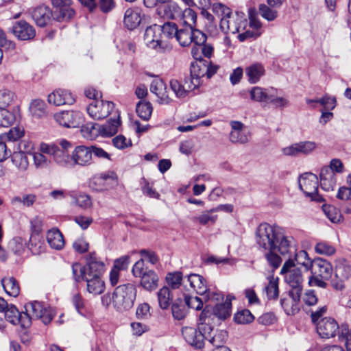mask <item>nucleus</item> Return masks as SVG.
Here are the masks:
<instances>
[{
    "mask_svg": "<svg viewBox=\"0 0 351 351\" xmlns=\"http://www.w3.org/2000/svg\"><path fill=\"white\" fill-rule=\"evenodd\" d=\"M86 260L87 263L85 266L79 263L72 265L73 278L77 282L85 280L87 291L90 293L100 295L105 290V282L101 278V275L105 270V265L95 254H90Z\"/></svg>",
    "mask_w": 351,
    "mask_h": 351,
    "instance_id": "f03ea898",
    "label": "nucleus"
},
{
    "mask_svg": "<svg viewBox=\"0 0 351 351\" xmlns=\"http://www.w3.org/2000/svg\"><path fill=\"white\" fill-rule=\"evenodd\" d=\"M271 92H277V90L273 87L264 88L254 86L250 90V98L254 101L268 104L269 97H271Z\"/></svg>",
    "mask_w": 351,
    "mask_h": 351,
    "instance_id": "7c9ffc66",
    "label": "nucleus"
},
{
    "mask_svg": "<svg viewBox=\"0 0 351 351\" xmlns=\"http://www.w3.org/2000/svg\"><path fill=\"white\" fill-rule=\"evenodd\" d=\"M73 168L75 166L88 167L91 165L93 156L90 146L77 145L72 151Z\"/></svg>",
    "mask_w": 351,
    "mask_h": 351,
    "instance_id": "6ab92c4d",
    "label": "nucleus"
},
{
    "mask_svg": "<svg viewBox=\"0 0 351 351\" xmlns=\"http://www.w3.org/2000/svg\"><path fill=\"white\" fill-rule=\"evenodd\" d=\"M207 64L202 63L201 61L191 63L190 71L191 76L197 78L199 81L201 82V78L205 75L207 76Z\"/></svg>",
    "mask_w": 351,
    "mask_h": 351,
    "instance_id": "49530a36",
    "label": "nucleus"
},
{
    "mask_svg": "<svg viewBox=\"0 0 351 351\" xmlns=\"http://www.w3.org/2000/svg\"><path fill=\"white\" fill-rule=\"evenodd\" d=\"M24 135V130L20 127H14L8 132L0 135V139L4 140L6 143L16 141Z\"/></svg>",
    "mask_w": 351,
    "mask_h": 351,
    "instance_id": "37998d69",
    "label": "nucleus"
},
{
    "mask_svg": "<svg viewBox=\"0 0 351 351\" xmlns=\"http://www.w3.org/2000/svg\"><path fill=\"white\" fill-rule=\"evenodd\" d=\"M265 290L268 299L276 300L279 295L278 278L273 276L271 277Z\"/></svg>",
    "mask_w": 351,
    "mask_h": 351,
    "instance_id": "a18cd8bd",
    "label": "nucleus"
},
{
    "mask_svg": "<svg viewBox=\"0 0 351 351\" xmlns=\"http://www.w3.org/2000/svg\"><path fill=\"white\" fill-rule=\"evenodd\" d=\"M169 86L176 97L183 99L187 96L188 93L184 84H181L178 80L173 79L170 80Z\"/></svg>",
    "mask_w": 351,
    "mask_h": 351,
    "instance_id": "5fc2aeb1",
    "label": "nucleus"
},
{
    "mask_svg": "<svg viewBox=\"0 0 351 351\" xmlns=\"http://www.w3.org/2000/svg\"><path fill=\"white\" fill-rule=\"evenodd\" d=\"M301 291L291 289L287 296L280 300V304L287 315H294L300 309Z\"/></svg>",
    "mask_w": 351,
    "mask_h": 351,
    "instance_id": "a211bd4d",
    "label": "nucleus"
},
{
    "mask_svg": "<svg viewBox=\"0 0 351 351\" xmlns=\"http://www.w3.org/2000/svg\"><path fill=\"white\" fill-rule=\"evenodd\" d=\"M265 73V68L261 63H254L245 68V75L248 82L251 84L258 82Z\"/></svg>",
    "mask_w": 351,
    "mask_h": 351,
    "instance_id": "473e14b6",
    "label": "nucleus"
},
{
    "mask_svg": "<svg viewBox=\"0 0 351 351\" xmlns=\"http://www.w3.org/2000/svg\"><path fill=\"white\" fill-rule=\"evenodd\" d=\"M25 312L31 320L32 319H40L45 324L52 320L54 313L52 308L45 306L42 302L34 301L25 306Z\"/></svg>",
    "mask_w": 351,
    "mask_h": 351,
    "instance_id": "1a4fd4ad",
    "label": "nucleus"
},
{
    "mask_svg": "<svg viewBox=\"0 0 351 351\" xmlns=\"http://www.w3.org/2000/svg\"><path fill=\"white\" fill-rule=\"evenodd\" d=\"M166 280L168 286L171 289H178L182 284V274L178 271L169 273L167 275Z\"/></svg>",
    "mask_w": 351,
    "mask_h": 351,
    "instance_id": "052dcab7",
    "label": "nucleus"
},
{
    "mask_svg": "<svg viewBox=\"0 0 351 351\" xmlns=\"http://www.w3.org/2000/svg\"><path fill=\"white\" fill-rule=\"evenodd\" d=\"M254 317L247 309H243L237 312L234 317V321L241 324H245L252 322Z\"/></svg>",
    "mask_w": 351,
    "mask_h": 351,
    "instance_id": "bf43d9fd",
    "label": "nucleus"
},
{
    "mask_svg": "<svg viewBox=\"0 0 351 351\" xmlns=\"http://www.w3.org/2000/svg\"><path fill=\"white\" fill-rule=\"evenodd\" d=\"M117 182V176L113 171L103 173L93 176L89 182L90 187L97 191L108 190Z\"/></svg>",
    "mask_w": 351,
    "mask_h": 351,
    "instance_id": "dca6fc26",
    "label": "nucleus"
},
{
    "mask_svg": "<svg viewBox=\"0 0 351 351\" xmlns=\"http://www.w3.org/2000/svg\"><path fill=\"white\" fill-rule=\"evenodd\" d=\"M187 281L191 287L199 295H203L206 301H219L223 295L219 291H211L208 288L204 278L199 274H191L188 276Z\"/></svg>",
    "mask_w": 351,
    "mask_h": 351,
    "instance_id": "423d86ee",
    "label": "nucleus"
},
{
    "mask_svg": "<svg viewBox=\"0 0 351 351\" xmlns=\"http://www.w3.org/2000/svg\"><path fill=\"white\" fill-rule=\"evenodd\" d=\"M321 188L326 191H333L337 183L336 173L328 167H324L319 174Z\"/></svg>",
    "mask_w": 351,
    "mask_h": 351,
    "instance_id": "c756f323",
    "label": "nucleus"
},
{
    "mask_svg": "<svg viewBox=\"0 0 351 351\" xmlns=\"http://www.w3.org/2000/svg\"><path fill=\"white\" fill-rule=\"evenodd\" d=\"M228 337L226 331L219 330L215 334L214 336L210 337V343L215 347V348L223 346V343L226 342Z\"/></svg>",
    "mask_w": 351,
    "mask_h": 351,
    "instance_id": "0e129e2a",
    "label": "nucleus"
},
{
    "mask_svg": "<svg viewBox=\"0 0 351 351\" xmlns=\"http://www.w3.org/2000/svg\"><path fill=\"white\" fill-rule=\"evenodd\" d=\"M158 277L153 270H148L141 277V285L146 290L152 291L158 287Z\"/></svg>",
    "mask_w": 351,
    "mask_h": 351,
    "instance_id": "e433bc0d",
    "label": "nucleus"
},
{
    "mask_svg": "<svg viewBox=\"0 0 351 351\" xmlns=\"http://www.w3.org/2000/svg\"><path fill=\"white\" fill-rule=\"evenodd\" d=\"M112 102L104 100L93 101L87 107V112L90 117L95 120L106 118L114 109Z\"/></svg>",
    "mask_w": 351,
    "mask_h": 351,
    "instance_id": "4468645a",
    "label": "nucleus"
},
{
    "mask_svg": "<svg viewBox=\"0 0 351 351\" xmlns=\"http://www.w3.org/2000/svg\"><path fill=\"white\" fill-rule=\"evenodd\" d=\"M157 14L162 18L177 19L181 16L182 9L176 2L170 1L156 8Z\"/></svg>",
    "mask_w": 351,
    "mask_h": 351,
    "instance_id": "c85d7f7f",
    "label": "nucleus"
},
{
    "mask_svg": "<svg viewBox=\"0 0 351 351\" xmlns=\"http://www.w3.org/2000/svg\"><path fill=\"white\" fill-rule=\"evenodd\" d=\"M215 211H210V209L202 212L199 216L195 217L193 221L198 222L201 225H208L209 223L213 224L217 219V215H213L212 213Z\"/></svg>",
    "mask_w": 351,
    "mask_h": 351,
    "instance_id": "864d4df0",
    "label": "nucleus"
},
{
    "mask_svg": "<svg viewBox=\"0 0 351 351\" xmlns=\"http://www.w3.org/2000/svg\"><path fill=\"white\" fill-rule=\"evenodd\" d=\"M32 17L38 26L45 27L53 19V12L48 6L40 5L32 10Z\"/></svg>",
    "mask_w": 351,
    "mask_h": 351,
    "instance_id": "a878e982",
    "label": "nucleus"
},
{
    "mask_svg": "<svg viewBox=\"0 0 351 351\" xmlns=\"http://www.w3.org/2000/svg\"><path fill=\"white\" fill-rule=\"evenodd\" d=\"M48 102L56 106L62 105H72L75 103V99L72 93L68 90L58 88L48 95Z\"/></svg>",
    "mask_w": 351,
    "mask_h": 351,
    "instance_id": "4be33fe9",
    "label": "nucleus"
},
{
    "mask_svg": "<svg viewBox=\"0 0 351 351\" xmlns=\"http://www.w3.org/2000/svg\"><path fill=\"white\" fill-rule=\"evenodd\" d=\"M72 148L71 142L66 139H60L56 143L40 144V149L52 157V160L58 166L64 168H73Z\"/></svg>",
    "mask_w": 351,
    "mask_h": 351,
    "instance_id": "20e7f679",
    "label": "nucleus"
},
{
    "mask_svg": "<svg viewBox=\"0 0 351 351\" xmlns=\"http://www.w3.org/2000/svg\"><path fill=\"white\" fill-rule=\"evenodd\" d=\"M14 98V94L8 90H0V108H5L10 105Z\"/></svg>",
    "mask_w": 351,
    "mask_h": 351,
    "instance_id": "69168bd1",
    "label": "nucleus"
},
{
    "mask_svg": "<svg viewBox=\"0 0 351 351\" xmlns=\"http://www.w3.org/2000/svg\"><path fill=\"white\" fill-rule=\"evenodd\" d=\"M3 313L5 319L14 325L20 324L23 328H28L31 325L28 315L19 312L13 304H9Z\"/></svg>",
    "mask_w": 351,
    "mask_h": 351,
    "instance_id": "aec40b11",
    "label": "nucleus"
},
{
    "mask_svg": "<svg viewBox=\"0 0 351 351\" xmlns=\"http://www.w3.org/2000/svg\"><path fill=\"white\" fill-rule=\"evenodd\" d=\"M136 287L127 283L116 287L112 293V304L118 311L130 310L134 305L136 296Z\"/></svg>",
    "mask_w": 351,
    "mask_h": 351,
    "instance_id": "39448f33",
    "label": "nucleus"
},
{
    "mask_svg": "<svg viewBox=\"0 0 351 351\" xmlns=\"http://www.w3.org/2000/svg\"><path fill=\"white\" fill-rule=\"evenodd\" d=\"M12 32L18 39L21 40H32L36 36L34 27L25 21L15 23L12 27Z\"/></svg>",
    "mask_w": 351,
    "mask_h": 351,
    "instance_id": "5701e85b",
    "label": "nucleus"
},
{
    "mask_svg": "<svg viewBox=\"0 0 351 351\" xmlns=\"http://www.w3.org/2000/svg\"><path fill=\"white\" fill-rule=\"evenodd\" d=\"M315 250L317 254L330 256L335 253L336 250L334 246L326 241H321L316 244Z\"/></svg>",
    "mask_w": 351,
    "mask_h": 351,
    "instance_id": "13d9d810",
    "label": "nucleus"
},
{
    "mask_svg": "<svg viewBox=\"0 0 351 351\" xmlns=\"http://www.w3.org/2000/svg\"><path fill=\"white\" fill-rule=\"evenodd\" d=\"M322 210L326 217L333 223H339L341 221V215L339 210L332 206L323 205Z\"/></svg>",
    "mask_w": 351,
    "mask_h": 351,
    "instance_id": "4d7b16f0",
    "label": "nucleus"
},
{
    "mask_svg": "<svg viewBox=\"0 0 351 351\" xmlns=\"http://www.w3.org/2000/svg\"><path fill=\"white\" fill-rule=\"evenodd\" d=\"M260 14L267 21H274L278 15L276 10L271 9L270 6L265 4L261 5L259 8Z\"/></svg>",
    "mask_w": 351,
    "mask_h": 351,
    "instance_id": "338daca9",
    "label": "nucleus"
},
{
    "mask_svg": "<svg viewBox=\"0 0 351 351\" xmlns=\"http://www.w3.org/2000/svg\"><path fill=\"white\" fill-rule=\"evenodd\" d=\"M175 38L183 47L188 46L191 43L195 45L202 44L206 41V36L204 33L193 27L186 25H182L178 29Z\"/></svg>",
    "mask_w": 351,
    "mask_h": 351,
    "instance_id": "6e6552de",
    "label": "nucleus"
},
{
    "mask_svg": "<svg viewBox=\"0 0 351 351\" xmlns=\"http://www.w3.org/2000/svg\"><path fill=\"white\" fill-rule=\"evenodd\" d=\"M26 242L21 237H15L10 241L8 249L16 255H21L25 251Z\"/></svg>",
    "mask_w": 351,
    "mask_h": 351,
    "instance_id": "8fccbe9b",
    "label": "nucleus"
},
{
    "mask_svg": "<svg viewBox=\"0 0 351 351\" xmlns=\"http://www.w3.org/2000/svg\"><path fill=\"white\" fill-rule=\"evenodd\" d=\"M230 125L232 130L229 138L232 143L243 144L249 141V133L241 122L232 121Z\"/></svg>",
    "mask_w": 351,
    "mask_h": 351,
    "instance_id": "b1692460",
    "label": "nucleus"
},
{
    "mask_svg": "<svg viewBox=\"0 0 351 351\" xmlns=\"http://www.w3.org/2000/svg\"><path fill=\"white\" fill-rule=\"evenodd\" d=\"M173 317L178 320L184 319L187 315V309L185 304H183L181 300H176L171 306Z\"/></svg>",
    "mask_w": 351,
    "mask_h": 351,
    "instance_id": "09e8293b",
    "label": "nucleus"
},
{
    "mask_svg": "<svg viewBox=\"0 0 351 351\" xmlns=\"http://www.w3.org/2000/svg\"><path fill=\"white\" fill-rule=\"evenodd\" d=\"M12 164L20 171H25L29 167V160L26 153L23 152H14L11 156Z\"/></svg>",
    "mask_w": 351,
    "mask_h": 351,
    "instance_id": "58836bf2",
    "label": "nucleus"
},
{
    "mask_svg": "<svg viewBox=\"0 0 351 351\" xmlns=\"http://www.w3.org/2000/svg\"><path fill=\"white\" fill-rule=\"evenodd\" d=\"M15 121L13 113L5 108H0V127H8Z\"/></svg>",
    "mask_w": 351,
    "mask_h": 351,
    "instance_id": "680f3d73",
    "label": "nucleus"
},
{
    "mask_svg": "<svg viewBox=\"0 0 351 351\" xmlns=\"http://www.w3.org/2000/svg\"><path fill=\"white\" fill-rule=\"evenodd\" d=\"M182 334L185 341L192 346L200 349L204 344V335L199 330L193 327H184L182 330Z\"/></svg>",
    "mask_w": 351,
    "mask_h": 351,
    "instance_id": "cd10ccee",
    "label": "nucleus"
},
{
    "mask_svg": "<svg viewBox=\"0 0 351 351\" xmlns=\"http://www.w3.org/2000/svg\"><path fill=\"white\" fill-rule=\"evenodd\" d=\"M47 241L51 248L57 250L64 246L63 235L58 228H52L47 232Z\"/></svg>",
    "mask_w": 351,
    "mask_h": 351,
    "instance_id": "f704fd0d",
    "label": "nucleus"
},
{
    "mask_svg": "<svg viewBox=\"0 0 351 351\" xmlns=\"http://www.w3.org/2000/svg\"><path fill=\"white\" fill-rule=\"evenodd\" d=\"M141 21V10L138 8H130L125 12L124 24L129 29H134Z\"/></svg>",
    "mask_w": 351,
    "mask_h": 351,
    "instance_id": "72a5a7b5",
    "label": "nucleus"
},
{
    "mask_svg": "<svg viewBox=\"0 0 351 351\" xmlns=\"http://www.w3.org/2000/svg\"><path fill=\"white\" fill-rule=\"evenodd\" d=\"M231 310V298L228 296L224 303L215 305V307L213 310L214 313L213 315L214 317L216 316L221 319H225L230 316Z\"/></svg>",
    "mask_w": 351,
    "mask_h": 351,
    "instance_id": "4c0bfd02",
    "label": "nucleus"
},
{
    "mask_svg": "<svg viewBox=\"0 0 351 351\" xmlns=\"http://www.w3.org/2000/svg\"><path fill=\"white\" fill-rule=\"evenodd\" d=\"M152 106L149 102L140 101L136 105V112L143 120L147 121L152 113Z\"/></svg>",
    "mask_w": 351,
    "mask_h": 351,
    "instance_id": "603ef678",
    "label": "nucleus"
},
{
    "mask_svg": "<svg viewBox=\"0 0 351 351\" xmlns=\"http://www.w3.org/2000/svg\"><path fill=\"white\" fill-rule=\"evenodd\" d=\"M173 295L167 287H163L158 292V300L162 309H167L170 306Z\"/></svg>",
    "mask_w": 351,
    "mask_h": 351,
    "instance_id": "79ce46f5",
    "label": "nucleus"
},
{
    "mask_svg": "<svg viewBox=\"0 0 351 351\" xmlns=\"http://www.w3.org/2000/svg\"><path fill=\"white\" fill-rule=\"evenodd\" d=\"M311 270L313 274L321 277V278L327 280L331 276L332 267L328 261L318 258L313 261Z\"/></svg>",
    "mask_w": 351,
    "mask_h": 351,
    "instance_id": "bb28decb",
    "label": "nucleus"
},
{
    "mask_svg": "<svg viewBox=\"0 0 351 351\" xmlns=\"http://www.w3.org/2000/svg\"><path fill=\"white\" fill-rule=\"evenodd\" d=\"M53 7V19L62 21L71 19L75 10L71 8L72 0H51Z\"/></svg>",
    "mask_w": 351,
    "mask_h": 351,
    "instance_id": "2eb2a0df",
    "label": "nucleus"
},
{
    "mask_svg": "<svg viewBox=\"0 0 351 351\" xmlns=\"http://www.w3.org/2000/svg\"><path fill=\"white\" fill-rule=\"evenodd\" d=\"M280 274L284 276L285 282L291 287V289L302 290L303 282L302 271L296 267L292 258L285 261L280 270Z\"/></svg>",
    "mask_w": 351,
    "mask_h": 351,
    "instance_id": "0eeeda50",
    "label": "nucleus"
},
{
    "mask_svg": "<svg viewBox=\"0 0 351 351\" xmlns=\"http://www.w3.org/2000/svg\"><path fill=\"white\" fill-rule=\"evenodd\" d=\"M300 189L309 196L312 199L317 202L324 201L323 197L317 193L318 179L316 175L312 173H305L299 178Z\"/></svg>",
    "mask_w": 351,
    "mask_h": 351,
    "instance_id": "9d476101",
    "label": "nucleus"
},
{
    "mask_svg": "<svg viewBox=\"0 0 351 351\" xmlns=\"http://www.w3.org/2000/svg\"><path fill=\"white\" fill-rule=\"evenodd\" d=\"M214 315L206 306L201 312L198 320V329L200 332L204 335V338L208 339L210 337V333L213 330L212 326Z\"/></svg>",
    "mask_w": 351,
    "mask_h": 351,
    "instance_id": "393cba45",
    "label": "nucleus"
},
{
    "mask_svg": "<svg viewBox=\"0 0 351 351\" xmlns=\"http://www.w3.org/2000/svg\"><path fill=\"white\" fill-rule=\"evenodd\" d=\"M284 256H287L289 258H292L298 265H300L304 267V270L307 271L311 269V264L313 261L308 258V255L307 252L304 250H300L297 252V245L295 244V251L293 253H289L286 255H283Z\"/></svg>",
    "mask_w": 351,
    "mask_h": 351,
    "instance_id": "2f4dec72",
    "label": "nucleus"
},
{
    "mask_svg": "<svg viewBox=\"0 0 351 351\" xmlns=\"http://www.w3.org/2000/svg\"><path fill=\"white\" fill-rule=\"evenodd\" d=\"M184 304L188 308L196 311L202 310L203 308V301L197 296L185 295Z\"/></svg>",
    "mask_w": 351,
    "mask_h": 351,
    "instance_id": "e2e57ef3",
    "label": "nucleus"
},
{
    "mask_svg": "<svg viewBox=\"0 0 351 351\" xmlns=\"http://www.w3.org/2000/svg\"><path fill=\"white\" fill-rule=\"evenodd\" d=\"M145 45L158 51H162L166 47V41L162 39L160 25L154 24L146 28L144 34Z\"/></svg>",
    "mask_w": 351,
    "mask_h": 351,
    "instance_id": "9b49d317",
    "label": "nucleus"
},
{
    "mask_svg": "<svg viewBox=\"0 0 351 351\" xmlns=\"http://www.w3.org/2000/svg\"><path fill=\"white\" fill-rule=\"evenodd\" d=\"M317 332L321 338L330 339L335 337L341 330V326H339L337 321L330 317H326L317 323Z\"/></svg>",
    "mask_w": 351,
    "mask_h": 351,
    "instance_id": "ddd939ff",
    "label": "nucleus"
},
{
    "mask_svg": "<svg viewBox=\"0 0 351 351\" xmlns=\"http://www.w3.org/2000/svg\"><path fill=\"white\" fill-rule=\"evenodd\" d=\"M182 20V25L191 26L194 27L196 23L197 14L191 8L182 10L181 16Z\"/></svg>",
    "mask_w": 351,
    "mask_h": 351,
    "instance_id": "3c124183",
    "label": "nucleus"
},
{
    "mask_svg": "<svg viewBox=\"0 0 351 351\" xmlns=\"http://www.w3.org/2000/svg\"><path fill=\"white\" fill-rule=\"evenodd\" d=\"M120 125L119 114L117 112L114 119H110L107 123L100 127L99 132L102 136H112L117 133Z\"/></svg>",
    "mask_w": 351,
    "mask_h": 351,
    "instance_id": "c9c22d12",
    "label": "nucleus"
},
{
    "mask_svg": "<svg viewBox=\"0 0 351 351\" xmlns=\"http://www.w3.org/2000/svg\"><path fill=\"white\" fill-rule=\"evenodd\" d=\"M339 340H346L347 350L351 351V332L349 330L348 326L341 325V330L339 333Z\"/></svg>",
    "mask_w": 351,
    "mask_h": 351,
    "instance_id": "774afa93",
    "label": "nucleus"
},
{
    "mask_svg": "<svg viewBox=\"0 0 351 351\" xmlns=\"http://www.w3.org/2000/svg\"><path fill=\"white\" fill-rule=\"evenodd\" d=\"M29 110L33 117L40 118L46 114V105L43 100L35 99L32 101Z\"/></svg>",
    "mask_w": 351,
    "mask_h": 351,
    "instance_id": "de8ad7c7",
    "label": "nucleus"
},
{
    "mask_svg": "<svg viewBox=\"0 0 351 351\" xmlns=\"http://www.w3.org/2000/svg\"><path fill=\"white\" fill-rule=\"evenodd\" d=\"M162 39L176 38L178 33V26L173 22H167L160 25Z\"/></svg>",
    "mask_w": 351,
    "mask_h": 351,
    "instance_id": "6e6d98bb",
    "label": "nucleus"
},
{
    "mask_svg": "<svg viewBox=\"0 0 351 351\" xmlns=\"http://www.w3.org/2000/svg\"><path fill=\"white\" fill-rule=\"evenodd\" d=\"M256 242L261 247L266 250L278 251L281 255L295 251V241L293 237L286 235L282 228L267 223L258 226Z\"/></svg>",
    "mask_w": 351,
    "mask_h": 351,
    "instance_id": "f257e3e1",
    "label": "nucleus"
},
{
    "mask_svg": "<svg viewBox=\"0 0 351 351\" xmlns=\"http://www.w3.org/2000/svg\"><path fill=\"white\" fill-rule=\"evenodd\" d=\"M351 276V265L345 259H339L337 261L335 278L332 280V286L337 291L344 289V282Z\"/></svg>",
    "mask_w": 351,
    "mask_h": 351,
    "instance_id": "f8f14e48",
    "label": "nucleus"
},
{
    "mask_svg": "<svg viewBox=\"0 0 351 351\" xmlns=\"http://www.w3.org/2000/svg\"><path fill=\"white\" fill-rule=\"evenodd\" d=\"M45 154H46L43 152L40 147L38 152L32 153L34 165L36 169H45L51 164V160Z\"/></svg>",
    "mask_w": 351,
    "mask_h": 351,
    "instance_id": "c03bdc74",
    "label": "nucleus"
},
{
    "mask_svg": "<svg viewBox=\"0 0 351 351\" xmlns=\"http://www.w3.org/2000/svg\"><path fill=\"white\" fill-rule=\"evenodd\" d=\"M213 12L221 18L220 29L224 34H237L244 29L247 20L238 13H232L231 10L220 3H213Z\"/></svg>",
    "mask_w": 351,
    "mask_h": 351,
    "instance_id": "7ed1b4c3",
    "label": "nucleus"
},
{
    "mask_svg": "<svg viewBox=\"0 0 351 351\" xmlns=\"http://www.w3.org/2000/svg\"><path fill=\"white\" fill-rule=\"evenodd\" d=\"M5 291L10 296L16 297L19 294L20 287L16 280L13 277H5L1 280Z\"/></svg>",
    "mask_w": 351,
    "mask_h": 351,
    "instance_id": "ea45409f",
    "label": "nucleus"
},
{
    "mask_svg": "<svg viewBox=\"0 0 351 351\" xmlns=\"http://www.w3.org/2000/svg\"><path fill=\"white\" fill-rule=\"evenodd\" d=\"M37 197L32 193L24 194L23 196H14L10 199V204L14 206H23L30 207L36 202Z\"/></svg>",
    "mask_w": 351,
    "mask_h": 351,
    "instance_id": "a19ab883",
    "label": "nucleus"
},
{
    "mask_svg": "<svg viewBox=\"0 0 351 351\" xmlns=\"http://www.w3.org/2000/svg\"><path fill=\"white\" fill-rule=\"evenodd\" d=\"M150 91L156 95L160 104H169L173 101L167 84L160 78H155L151 83Z\"/></svg>",
    "mask_w": 351,
    "mask_h": 351,
    "instance_id": "412c9836",
    "label": "nucleus"
},
{
    "mask_svg": "<svg viewBox=\"0 0 351 351\" xmlns=\"http://www.w3.org/2000/svg\"><path fill=\"white\" fill-rule=\"evenodd\" d=\"M57 123L65 128H77L82 121V114L80 111L67 110L55 114Z\"/></svg>",
    "mask_w": 351,
    "mask_h": 351,
    "instance_id": "f3484780",
    "label": "nucleus"
}]
</instances>
